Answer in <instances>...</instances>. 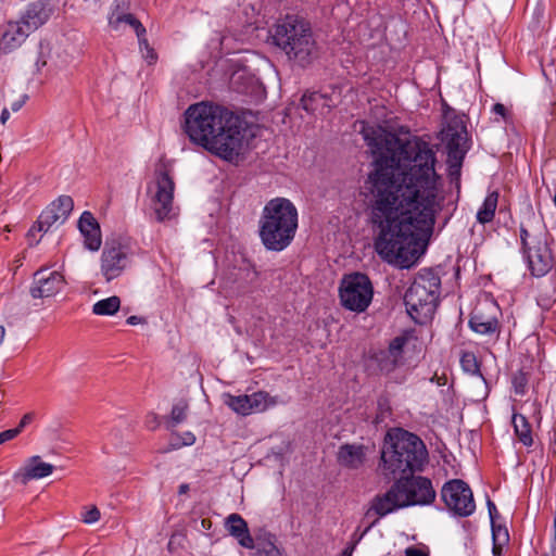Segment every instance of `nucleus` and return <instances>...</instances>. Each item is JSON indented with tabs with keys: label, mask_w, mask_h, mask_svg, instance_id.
<instances>
[{
	"label": "nucleus",
	"mask_w": 556,
	"mask_h": 556,
	"mask_svg": "<svg viewBox=\"0 0 556 556\" xmlns=\"http://www.w3.org/2000/svg\"><path fill=\"white\" fill-rule=\"evenodd\" d=\"M10 118V112L8 109H3L0 115L1 124H5V122Z\"/></svg>",
	"instance_id": "nucleus-50"
},
{
	"label": "nucleus",
	"mask_w": 556,
	"mask_h": 556,
	"mask_svg": "<svg viewBox=\"0 0 556 556\" xmlns=\"http://www.w3.org/2000/svg\"><path fill=\"white\" fill-rule=\"evenodd\" d=\"M528 378L525 372L519 371L513 377V388L516 394L523 395L527 391Z\"/></svg>",
	"instance_id": "nucleus-35"
},
{
	"label": "nucleus",
	"mask_w": 556,
	"mask_h": 556,
	"mask_svg": "<svg viewBox=\"0 0 556 556\" xmlns=\"http://www.w3.org/2000/svg\"><path fill=\"white\" fill-rule=\"evenodd\" d=\"M366 451L363 444L345 443L338 450V464L348 469H359L366 462Z\"/></svg>",
	"instance_id": "nucleus-20"
},
{
	"label": "nucleus",
	"mask_w": 556,
	"mask_h": 556,
	"mask_svg": "<svg viewBox=\"0 0 556 556\" xmlns=\"http://www.w3.org/2000/svg\"><path fill=\"white\" fill-rule=\"evenodd\" d=\"M28 99L27 94H23L18 100L14 101L11 104V109L13 112H17L22 109V106L25 104L26 100Z\"/></svg>",
	"instance_id": "nucleus-44"
},
{
	"label": "nucleus",
	"mask_w": 556,
	"mask_h": 556,
	"mask_svg": "<svg viewBox=\"0 0 556 556\" xmlns=\"http://www.w3.org/2000/svg\"><path fill=\"white\" fill-rule=\"evenodd\" d=\"M121 306V300L118 296L113 295L104 300H100L93 304L92 313L96 315H113Z\"/></svg>",
	"instance_id": "nucleus-30"
},
{
	"label": "nucleus",
	"mask_w": 556,
	"mask_h": 556,
	"mask_svg": "<svg viewBox=\"0 0 556 556\" xmlns=\"http://www.w3.org/2000/svg\"><path fill=\"white\" fill-rule=\"evenodd\" d=\"M38 232V225L36 223L26 235L29 245H34L39 242V239L36 238Z\"/></svg>",
	"instance_id": "nucleus-41"
},
{
	"label": "nucleus",
	"mask_w": 556,
	"mask_h": 556,
	"mask_svg": "<svg viewBox=\"0 0 556 556\" xmlns=\"http://www.w3.org/2000/svg\"><path fill=\"white\" fill-rule=\"evenodd\" d=\"M521 250L527 260L528 267L533 276H545L555 264V258L544 231L530 232L520 226Z\"/></svg>",
	"instance_id": "nucleus-8"
},
{
	"label": "nucleus",
	"mask_w": 556,
	"mask_h": 556,
	"mask_svg": "<svg viewBox=\"0 0 556 556\" xmlns=\"http://www.w3.org/2000/svg\"><path fill=\"white\" fill-rule=\"evenodd\" d=\"M463 160L448 159V178L451 184H455L459 188L460 184V168Z\"/></svg>",
	"instance_id": "nucleus-34"
},
{
	"label": "nucleus",
	"mask_w": 556,
	"mask_h": 556,
	"mask_svg": "<svg viewBox=\"0 0 556 556\" xmlns=\"http://www.w3.org/2000/svg\"><path fill=\"white\" fill-rule=\"evenodd\" d=\"M435 491L430 479L422 476H407L396 479L383 494H377L370 502L365 516L384 517L409 506L430 505L435 500Z\"/></svg>",
	"instance_id": "nucleus-4"
},
{
	"label": "nucleus",
	"mask_w": 556,
	"mask_h": 556,
	"mask_svg": "<svg viewBox=\"0 0 556 556\" xmlns=\"http://www.w3.org/2000/svg\"><path fill=\"white\" fill-rule=\"evenodd\" d=\"M51 12L52 9L48 1H37L28 5L18 22L31 33L49 20Z\"/></svg>",
	"instance_id": "nucleus-21"
},
{
	"label": "nucleus",
	"mask_w": 556,
	"mask_h": 556,
	"mask_svg": "<svg viewBox=\"0 0 556 556\" xmlns=\"http://www.w3.org/2000/svg\"><path fill=\"white\" fill-rule=\"evenodd\" d=\"M513 427L519 442L525 446L533 445L532 427L527 417L522 414L514 413L511 418Z\"/></svg>",
	"instance_id": "nucleus-26"
},
{
	"label": "nucleus",
	"mask_w": 556,
	"mask_h": 556,
	"mask_svg": "<svg viewBox=\"0 0 556 556\" xmlns=\"http://www.w3.org/2000/svg\"><path fill=\"white\" fill-rule=\"evenodd\" d=\"M190 141L213 155L233 162L243 151L247 123L232 111L211 102L191 104L184 113Z\"/></svg>",
	"instance_id": "nucleus-2"
},
{
	"label": "nucleus",
	"mask_w": 556,
	"mask_h": 556,
	"mask_svg": "<svg viewBox=\"0 0 556 556\" xmlns=\"http://www.w3.org/2000/svg\"><path fill=\"white\" fill-rule=\"evenodd\" d=\"M378 521V519H375L364 531V534L370 530L371 527H374L376 525V522Z\"/></svg>",
	"instance_id": "nucleus-55"
},
{
	"label": "nucleus",
	"mask_w": 556,
	"mask_h": 556,
	"mask_svg": "<svg viewBox=\"0 0 556 556\" xmlns=\"http://www.w3.org/2000/svg\"><path fill=\"white\" fill-rule=\"evenodd\" d=\"M175 184L167 169L157 170L156 192L153 197V210L157 222L169 218L173 208Z\"/></svg>",
	"instance_id": "nucleus-13"
},
{
	"label": "nucleus",
	"mask_w": 556,
	"mask_h": 556,
	"mask_svg": "<svg viewBox=\"0 0 556 556\" xmlns=\"http://www.w3.org/2000/svg\"><path fill=\"white\" fill-rule=\"evenodd\" d=\"M553 202H554V204L556 205V194H555V195H554V198H553Z\"/></svg>",
	"instance_id": "nucleus-56"
},
{
	"label": "nucleus",
	"mask_w": 556,
	"mask_h": 556,
	"mask_svg": "<svg viewBox=\"0 0 556 556\" xmlns=\"http://www.w3.org/2000/svg\"><path fill=\"white\" fill-rule=\"evenodd\" d=\"M5 334V329L3 326H0V344L2 343Z\"/></svg>",
	"instance_id": "nucleus-54"
},
{
	"label": "nucleus",
	"mask_w": 556,
	"mask_h": 556,
	"mask_svg": "<svg viewBox=\"0 0 556 556\" xmlns=\"http://www.w3.org/2000/svg\"><path fill=\"white\" fill-rule=\"evenodd\" d=\"M341 305L356 313H363L370 305L374 287L369 277L363 273L345 275L339 287Z\"/></svg>",
	"instance_id": "nucleus-9"
},
{
	"label": "nucleus",
	"mask_w": 556,
	"mask_h": 556,
	"mask_svg": "<svg viewBox=\"0 0 556 556\" xmlns=\"http://www.w3.org/2000/svg\"><path fill=\"white\" fill-rule=\"evenodd\" d=\"M441 279L431 268L421 269L406 290L404 302L407 313L420 323L431 316L439 303Z\"/></svg>",
	"instance_id": "nucleus-7"
},
{
	"label": "nucleus",
	"mask_w": 556,
	"mask_h": 556,
	"mask_svg": "<svg viewBox=\"0 0 556 556\" xmlns=\"http://www.w3.org/2000/svg\"><path fill=\"white\" fill-rule=\"evenodd\" d=\"M460 366L464 371L470 375H477L485 381L480 371V364L477 359V356L472 352H464L460 357Z\"/></svg>",
	"instance_id": "nucleus-31"
},
{
	"label": "nucleus",
	"mask_w": 556,
	"mask_h": 556,
	"mask_svg": "<svg viewBox=\"0 0 556 556\" xmlns=\"http://www.w3.org/2000/svg\"><path fill=\"white\" fill-rule=\"evenodd\" d=\"M536 301H538V304L544 309H548L553 305V303L556 302V280L555 279H552L548 282L540 286Z\"/></svg>",
	"instance_id": "nucleus-29"
},
{
	"label": "nucleus",
	"mask_w": 556,
	"mask_h": 556,
	"mask_svg": "<svg viewBox=\"0 0 556 556\" xmlns=\"http://www.w3.org/2000/svg\"><path fill=\"white\" fill-rule=\"evenodd\" d=\"M189 491V484L182 483L179 485L178 493L179 494H186Z\"/></svg>",
	"instance_id": "nucleus-53"
},
{
	"label": "nucleus",
	"mask_w": 556,
	"mask_h": 556,
	"mask_svg": "<svg viewBox=\"0 0 556 556\" xmlns=\"http://www.w3.org/2000/svg\"><path fill=\"white\" fill-rule=\"evenodd\" d=\"M148 418H151V420H149V419H148V421H147V422H148L149 425H150V424H153V425L151 426V428H155V427H157L159 422H157V416H156L155 414H151L150 416H148Z\"/></svg>",
	"instance_id": "nucleus-51"
},
{
	"label": "nucleus",
	"mask_w": 556,
	"mask_h": 556,
	"mask_svg": "<svg viewBox=\"0 0 556 556\" xmlns=\"http://www.w3.org/2000/svg\"><path fill=\"white\" fill-rule=\"evenodd\" d=\"M264 556H281L279 551L275 547H271L269 551H266Z\"/></svg>",
	"instance_id": "nucleus-52"
},
{
	"label": "nucleus",
	"mask_w": 556,
	"mask_h": 556,
	"mask_svg": "<svg viewBox=\"0 0 556 556\" xmlns=\"http://www.w3.org/2000/svg\"><path fill=\"white\" fill-rule=\"evenodd\" d=\"M129 9L130 0H114L109 17H117L118 15L127 14Z\"/></svg>",
	"instance_id": "nucleus-36"
},
{
	"label": "nucleus",
	"mask_w": 556,
	"mask_h": 556,
	"mask_svg": "<svg viewBox=\"0 0 556 556\" xmlns=\"http://www.w3.org/2000/svg\"><path fill=\"white\" fill-rule=\"evenodd\" d=\"M506 542H498V541H493V554L496 555V554H500L501 551H502V546L503 544H505Z\"/></svg>",
	"instance_id": "nucleus-48"
},
{
	"label": "nucleus",
	"mask_w": 556,
	"mask_h": 556,
	"mask_svg": "<svg viewBox=\"0 0 556 556\" xmlns=\"http://www.w3.org/2000/svg\"><path fill=\"white\" fill-rule=\"evenodd\" d=\"M126 323H127L128 325H130V326H135V325H138V324H140V323H144V319H143V318H141V317H139V316H135V315H132V316H130V317H128V318H127Z\"/></svg>",
	"instance_id": "nucleus-47"
},
{
	"label": "nucleus",
	"mask_w": 556,
	"mask_h": 556,
	"mask_svg": "<svg viewBox=\"0 0 556 556\" xmlns=\"http://www.w3.org/2000/svg\"><path fill=\"white\" fill-rule=\"evenodd\" d=\"M497 313L498 307L495 303H480L472 309L468 325L470 329L478 334L497 338L501 332Z\"/></svg>",
	"instance_id": "nucleus-11"
},
{
	"label": "nucleus",
	"mask_w": 556,
	"mask_h": 556,
	"mask_svg": "<svg viewBox=\"0 0 556 556\" xmlns=\"http://www.w3.org/2000/svg\"><path fill=\"white\" fill-rule=\"evenodd\" d=\"M29 34L30 31L18 21L9 22L0 38V50L4 53L15 50L25 41Z\"/></svg>",
	"instance_id": "nucleus-22"
},
{
	"label": "nucleus",
	"mask_w": 556,
	"mask_h": 556,
	"mask_svg": "<svg viewBox=\"0 0 556 556\" xmlns=\"http://www.w3.org/2000/svg\"><path fill=\"white\" fill-rule=\"evenodd\" d=\"M298 229V210L286 198L266 203L260 219V238L269 251L280 252L290 245Z\"/></svg>",
	"instance_id": "nucleus-6"
},
{
	"label": "nucleus",
	"mask_w": 556,
	"mask_h": 556,
	"mask_svg": "<svg viewBox=\"0 0 556 556\" xmlns=\"http://www.w3.org/2000/svg\"><path fill=\"white\" fill-rule=\"evenodd\" d=\"M488 509H489V515H490V519H491V522L493 523L495 518L497 517L498 513H497V509H496V506L495 504L491 501V500H488Z\"/></svg>",
	"instance_id": "nucleus-45"
},
{
	"label": "nucleus",
	"mask_w": 556,
	"mask_h": 556,
	"mask_svg": "<svg viewBox=\"0 0 556 556\" xmlns=\"http://www.w3.org/2000/svg\"><path fill=\"white\" fill-rule=\"evenodd\" d=\"M407 343V338L404 336L395 337L389 344L387 350H381L374 355L380 371L384 374L393 372L399 366L404 363V346Z\"/></svg>",
	"instance_id": "nucleus-17"
},
{
	"label": "nucleus",
	"mask_w": 556,
	"mask_h": 556,
	"mask_svg": "<svg viewBox=\"0 0 556 556\" xmlns=\"http://www.w3.org/2000/svg\"><path fill=\"white\" fill-rule=\"evenodd\" d=\"M20 433H21L20 429H17L16 427L13 429H9V430L0 432V445L10 440L15 439Z\"/></svg>",
	"instance_id": "nucleus-40"
},
{
	"label": "nucleus",
	"mask_w": 556,
	"mask_h": 556,
	"mask_svg": "<svg viewBox=\"0 0 556 556\" xmlns=\"http://www.w3.org/2000/svg\"><path fill=\"white\" fill-rule=\"evenodd\" d=\"M354 547L355 545L354 544H351L349 545L348 547H345L342 553L340 554V556H352L353 552H354Z\"/></svg>",
	"instance_id": "nucleus-49"
},
{
	"label": "nucleus",
	"mask_w": 556,
	"mask_h": 556,
	"mask_svg": "<svg viewBox=\"0 0 556 556\" xmlns=\"http://www.w3.org/2000/svg\"><path fill=\"white\" fill-rule=\"evenodd\" d=\"M371 149V219L379 228L375 251L387 263L409 268L425 252L442 210L435 151L419 137L402 139L382 129H364Z\"/></svg>",
	"instance_id": "nucleus-1"
},
{
	"label": "nucleus",
	"mask_w": 556,
	"mask_h": 556,
	"mask_svg": "<svg viewBox=\"0 0 556 556\" xmlns=\"http://www.w3.org/2000/svg\"><path fill=\"white\" fill-rule=\"evenodd\" d=\"M53 465L40 462L39 456L30 458L29 464L24 468V472L20 475L23 484L33 479H41L53 472Z\"/></svg>",
	"instance_id": "nucleus-25"
},
{
	"label": "nucleus",
	"mask_w": 556,
	"mask_h": 556,
	"mask_svg": "<svg viewBox=\"0 0 556 556\" xmlns=\"http://www.w3.org/2000/svg\"><path fill=\"white\" fill-rule=\"evenodd\" d=\"M274 43L288 60L301 67L311 65L319 54L311 24L298 15H286L274 26Z\"/></svg>",
	"instance_id": "nucleus-5"
},
{
	"label": "nucleus",
	"mask_w": 556,
	"mask_h": 556,
	"mask_svg": "<svg viewBox=\"0 0 556 556\" xmlns=\"http://www.w3.org/2000/svg\"><path fill=\"white\" fill-rule=\"evenodd\" d=\"M74 207V201L70 195H60L50 203L39 215L38 231L47 232L53 225L63 224Z\"/></svg>",
	"instance_id": "nucleus-14"
},
{
	"label": "nucleus",
	"mask_w": 556,
	"mask_h": 556,
	"mask_svg": "<svg viewBox=\"0 0 556 556\" xmlns=\"http://www.w3.org/2000/svg\"><path fill=\"white\" fill-rule=\"evenodd\" d=\"M498 202V192L493 191L486 195L481 207L477 212V220L488 224L493 220Z\"/></svg>",
	"instance_id": "nucleus-27"
},
{
	"label": "nucleus",
	"mask_w": 556,
	"mask_h": 556,
	"mask_svg": "<svg viewBox=\"0 0 556 556\" xmlns=\"http://www.w3.org/2000/svg\"><path fill=\"white\" fill-rule=\"evenodd\" d=\"M301 106L309 114H327L332 106H334L333 100L320 92H305L301 98Z\"/></svg>",
	"instance_id": "nucleus-24"
},
{
	"label": "nucleus",
	"mask_w": 556,
	"mask_h": 556,
	"mask_svg": "<svg viewBox=\"0 0 556 556\" xmlns=\"http://www.w3.org/2000/svg\"><path fill=\"white\" fill-rule=\"evenodd\" d=\"M100 510L96 506H92L83 514V521L85 523H94L100 519Z\"/></svg>",
	"instance_id": "nucleus-38"
},
{
	"label": "nucleus",
	"mask_w": 556,
	"mask_h": 556,
	"mask_svg": "<svg viewBox=\"0 0 556 556\" xmlns=\"http://www.w3.org/2000/svg\"><path fill=\"white\" fill-rule=\"evenodd\" d=\"M34 419V415L31 413H27L25 414L22 419L20 420V424L17 425V429H20V432H22V430L28 425L31 422V420Z\"/></svg>",
	"instance_id": "nucleus-43"
},
{
	"label": "nucleus",
	"mask_w": 556,
	"mask_h": 556,
	"mask_svg": "<svg viewBox=\"0 0 556 556\" xmlns=\"http://www.w3.org/2000/svg\"><path fill=\"white\" fill-rule=\"evenodd\" d=\"M268 394L262 391L250 395H226L225 403L237 414L247 416L253 413L263 412L267 407Z\"/></svg>",
	"instance_id": "nucleus-18"
},
{
	"label": "nucleus",
	"mask_w": 556,
	"mask_h": 556,
	"mask_svg": "<svg viewBox=\"0 0 556 556\" xmlns=\"http://www.w3.org/2000/svg\"><path fill=\"white\" fill-rule=\"evenodd\" d=\"M492 535L493 541L498 542H507L508 541V532L505 528L496 527L494 522L492 523Z\"/></svg>",
	"instance_id": "nucleus-39"
},
{
	"label": "nucleus",
	"mask_w": 556,
	"mask_h": 556,
	"mask_svg": "<svg viewBox=\"0 0 556 556\" xmlns=\"http://www.w3.org/2000/svg\"><path fill=\"white\" fill-rule=\"evenodd\" d=\"M405 555L406 556H429L428 553H426L425 551H422L420 548H416V547H408L405 551Z\"/></svg>",
	"instance_id": "nucleus-46"
},
{
	"label": "nucleus",
	"mask_w": 556,
	"mask_h": 556,
	"mask_svg": "<svg viewBox=\"0 0 556 556\" xmlns=\"http://www.w3.org/2000/svg\"><path fill=\"white\" fill-rule=\"evenodd\" d=\"M139 49L142 53V56L148 62V64L152 65L157 61V54L154 49L149 45L146 35L138 36Z\"/></svg>",
	"instance_id": "nucleus-32"
},
{
	"label": "nucleus",
	"mask_w": 556,
	"mask_h": 556,
	"mask_svg": "<svg viewBox=\"0 0 556 556\" xmlns=\"http://www.w3.org/2000/svg\"><path fill=\"white\" fill-rule=\"evenodd\" d=\"M187 409H188V405L186 403H179L177 405H174L172 408L168 428H174L177 425L185 421L187 418Z\"/></svg>",
	"instance_id": "nucleus-33"
},
{
	"label": "nucleus",
	"mask_w": 556,
	"mask_h": 556,
	"mask_svg": "<svg viewBox=\"0 0 556 556\" xmlns=\"http://www.w3.org/2000/svg\"><path fill=\"white\" fill-rule=\"evenodd\" d=\"M128 264L126 248L118 241H106L101 254L100 269L106 281L119 277Z\"/></svg>",
	"instance_id": "nucleus-12"
},
{
	"label": "nucleus",
	"mask_w": 556,
	"mask_h": 556,
	"mask_svg": "<svg viewBox=\"0 0 556 556\" xmlns=\"http://www.w3.org/2000/svg\"><path fill=\"white\" fill-rule=\"evenodd\" d=\"M492 112L504 119L507 117V109L502 103H495L492 108Z\"/></svg>",
	"instance_id": "nucleus-42"
},
{
	"label": "nucleus",
	"mask_w": 556,
	"mask_h": 556,
	"mask_svg": "<svg viewBox=\"0 0 556 556\" xmlns=\"http://www.w3.org/2000/svg\"><path fill=\"white\" fill-rule=\"evenodd\" d=\"M78 229L84 237V245L86 249L94 252L102 244L101 229L93 214L85 211L78 220Z\"/></svg>",
	"instance_id": "nucleus-19"
},
{
	"label": "nucleus",
	"mask_w": 556,
	"mask_h": 556,
	"mask_svg": "<svg viewBox=\"0 0 556 556\" xmlns=\"http://www.w3.org/2000/svg\"><path fill=\"white\" fill-rule=\"evenodd\" d=\"M225 526L229 534L236 538L241 546L254 547V540L249 532L248 523L239 514H230L226 518Z\"/></svg>",
	"instance_id": "nucleus-23"
},
{
	"label": "nucleus",
	"mask_w": 556,
	"mask_h": 556,
	"mask_svg": "<svg viewBox=\"0 0 556 556\" xmlns=\"http://www.w3.org/2000/svg\"><path fill=\"white\" fill-rule=\"evenodd\" d=\"M194 441H195L194 434L191 432H186V433H184L182 438H180L177 434H174L173 439L170 441V444L173 445V447L177 448L182 445H192L194 443Z\"/></svg>",
	"instance_id": "nucleus-37"
},
{
	"label": "nucleus",
	"mask_w": 556,
	"mask_h": 556,
	"mask_svg": "<svg viewBox=\"0 0 556 556\" xmlns=\"http://www.w3.org/2000/svg\"><path fill=\"white\" fill-rule=\"evenodd\" d=\"M65 286V279L59 271L39 269L34 274L30 295L34 299H45L56 295Z\"/></svg>",
	"instance_id": "nucleus-15"
},
{
	"label": "nucleus",
	"mask_w": 556,
	"mask_h": 556,
	"mask_svg": "<svg viewBox=\"0 0 556 556\" xmlns=\"http://www.w3.org/2000/svg\"><path fill=\"white\" fill-rule=\"evenodd\" d=\"M427 457L426 445L419 437L397 429L394 433H388L378 469L383 477L391 479L422 470Z\"/></svg>",
	"instance_id": "nucleus-3"
},
{
	"label": "nucleus",
	"mask_w": 556,
	"mask_h": 556,
	"mask_svg": "<svg viewBox=\"0 0 556 556\" xmlns=\"http://www.w3.org/2000/svg\"><path fill=\"white\" fill-rule=\"evenodd\" d=\"M122 23H126L132 27L137 37L146 35L147 33L141 22L129 12L127 14L118 15L117 17H109V25L115 30H118Z\"/></svg>",
	"instance_id": "nucleus-28"
},
{
	"label": "nucleus",
	"mask_w": 556,
	"mask_h": 556,
	"mask_svg": "<svg viewBox=\"0 0 556 556\" xmlns=\"http://www.w3.org/2000/svg\"><path fill=\"white\" fill-rule=\"evenodd\" d=\"M467 129L463 122L451 121L441 131V140L446 143L448 159L463 160L467 151Z\"/></svg>",
	"instance_id": "nucleus-16"
},
{
	"label": "nucleus",
	"mask_w": 556,
	"mask_h": 556,
	"mask_svg": "<svg viewBox=\"0 0 556 556\" xmlns=\"http://www.w3.org/2000/svg\"><path fill=\"white\" fill-rule=\"evenodd\" d=\"M441 498L447 509L459 517H468L476 509L472 491L460 479H452L445 482L441 489Z\"/></svg>",
	"instance_id": "nucleus-10"
}]
</instances>
